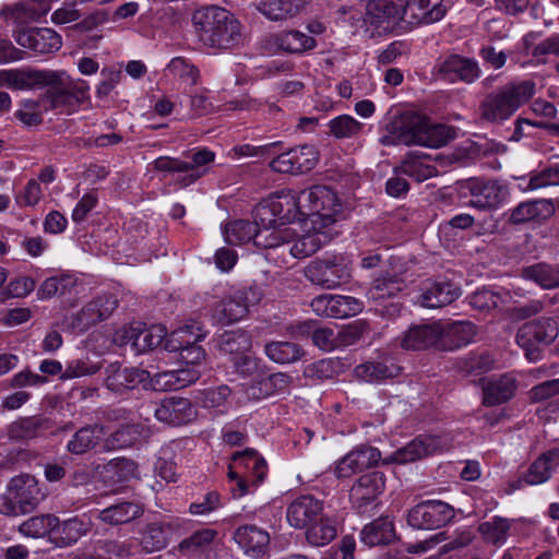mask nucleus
Masks as SVG:
<instances>
[{
  "mask_svg": "<svg viewBox=\"0 0 559 559\" xmlns=\"http://www.w3.org/2000/svg\"><path fill=\"white\" fill-rule=\"evenodd\" d=\"M192 24L199 39L207 47L231 49L240 43V23L223 8L211 5L197 10Z\"/></svg>",
  "mask_w": 559,
  "mask_h": 559,
  "instance_id": "f257e3e1",
  "label": "nucleus"
},
{
  "mask_svg": "<svg viewBox=\"0 0 559 559\" xmlns=\"http://www.w3.org/2000/svg\"><path fill=\"white\" fill-rule=\"evenodd\" d=\"M533 80L512 81L486 95L479 105V116L490 123H503L535 94Z\"/></svg>",
  "mask_w": 559,
  "mask_h": 559,
  "instance_id": "f03ea898",
  "label": "nucleus"
},
{
  "mask_svg": "<svg viewBox=\"0 0 559 559\" xmlns=\"http://www.w3.org/2000/svg\"><path fill=\"white\" fill-rule=\"evenodd\" d=\"M45 498L38 480L29 474L10 479L5 491L0 495V514L19 516L33 512Z\"/></svg>",
  "mask_w": 559,
  "mask_h": 559,
  "instance_id": "7ed1b4c3",
  "label": "nucleus"
},
{
  "mask_svg": "<svg viewBox=\"0 0 559 559\" xmlns=\"http://www.w3.org/2000/svg\"><path fill=\"white\" fill-rule=\"evenodd\" d=\"M559 334L558 322L551 317H539L522 324L516 332V344L532 362L543 357L544 349L555 342Z\"/></svg>",
  "mask_w": 559,
  "mask_h": 559,
  "instance_id": "20e7f679",
  "label": "nucleus"
},
{
  "mask_svg": "<svg viewBox=\"0 0 559 559\" xmlns=\"http://www.w3.org/2000/svg\"><path fill=\"white\" fill-rule=\"evenodd\" d=\"M302 213L311 224L329 227L335 223L341 213L342 204L336 193L325 186H314L301 191Z\"/></svg>",
  "mask_w": 559,
  "mask_h": 559,
  "instance_id": "39448f33",
  "label": "nucleus"
},
{
  "mask_svg": "<svg viewBox=\"0 0 559 559\" xmlns=\"http://www.w3.org/2000/svg\"><path fill=\"white\" fill-rule=\"evenodd\" d=\"M306 278L324 289H335L349 282L352 269L343 255L316 259L305 269Z\"/></svg>",
  "mask_w": 559,
  "mask_h": 559,
  "instance_id": "423d86ee",
  "label": "nucleus"
},
{
  "mask_svg": "<svg viewBox=\"0 0 559 559\" xmlns=\"http://www.w3.org/2000/svg\"><path fill=\"white\" fill-rule=\"evenodd\" d=\"M204 336L205 333L200 325L186 324L171 332L166 340V348L179 352V359L185 366L199 368L206 357L203 347L198 345Z\"/></svg>",
  "mask_w": 559,
  "mask_h": 559,
  "instance_id": "0eeeda50",
  "label": "nucleus"
},
{
  "mask_svg": "<svg viewBox=\"0 0 559 559\" xmlns=\"http://www.w3.org/2000/svg\"><path fill=\"white\" fill-rule=\"evenodd\" d=\"M40 73L49 76L37 84V87H48L43 96V102L48 103L47 109L66 110L75 105L74 98L79 95L71 90L72 80L64 71L40 70Z\"/></svg>",
  "mask_w": 559,
  "mask_h": 559,
  "instance_id": "6e6552de",
  "label": "nucleus"
},
{
  "mask_svg": "<svg viewBox=\"0 0 559 559\" xmlns=\"http://www.w3.org/2000/svg\"><path fill=\"white\" fill-rule=\"evenodd\" d=\"M454 518V509L441 500H426L416 504L407 515L408 524L418 530H436Z\"/></svg>",
  "mask_w": 559,
  "mask_h": 559,
  "instance_id": "1a4fd4ad",
  "label": "nucleus"
},
{
  "mask_svg": "<svg viewBox=\"0 0 559 559\" xmlns=\"http://www.w3.org/2000/svg\"><path fill=\"white\" fill-rule=\"evenodd\" d=\"M255 301L257 294L252 288L235 290L212 306V317L221 324H231L243 319Z\"/></svg>",
  "mask_w": 559,
  "mask_h": 559,
  "instance_id": "9d476101",
  "label": "nucleus"
},
{
  "mask_svg": "<svg viewBox=\"0 0 559 559\" xmlns=\"http://www.w3.org/2000/svg\"><path fill=\"white\" fill-rule=\"evenodd\" d=\"M319 160V153L313 145H298L278 154L270 162L273 171L300 175L313 169Z\"/></svg>",
  "mask_w": 559,
  "mask_h": 559,
  "instance_id": "9b49d317",
  "label": "nucleus"
},
{
  "mask_svg": "<svg viewBox=\"0 0 559 559\" xmlns=\"http://www.w3.org/2000/svg\"><path fill=\"white\" fill-rule=\"evenodd\" d=\"M480 73L476 60L460 55L441 58L435 66L436 78L448 83L464 82L472 84L480 76Z\"/></svg>",
  "mask_w": 559,
  "mask_h": 559,
  "instance_id": "f8f14e48",
  "label": "nucleus"
},
{
  "mask_svg": "<svg viewBox=\"0 0 559 559\" xmlns=\"http://www.w3.org/2000/svg\"><path fill=\"white\" fill-rule=\"evenodd\" d=\"M13 38L19 46L36 55L53 53L62 46L61 36L48 27L17 28L13 31Z\"/></svg>",
  "mask_w": 559,
  "mask_h": 559,
  "instance_id": "ddd939ff",
  "label": "nucleus"
},
{
  "mask_svg": "<svg viewBox=\"0 0 559 559\" xmlns=\"http://www.w3.org/2000/svg\"><path fill=\"white\" fill-rule=\"evenodd\" d=\"M155 418L170 426H182L191 423L197 417V411L191 401L180 396H169L159 403H150Z\"/></svg>",
  "mask_w": 559,
  "mask_h": 559,
  "instance_id": "4468645a",
  "label": "nucleus"
},
{
  "mask_svg": "<svg viewBox=\"0 0 559 559\" xmlns=\"http://www.w3.org/2000/svg\"><path fill=\"white\" fill-rule=\"evenodd\" d=\"M406 21V0H372L367 4L366 21L383 32Z\"/></svg>",
  "mask_w": 559,
  "mask_h": 559,
  "instance_id": "2eb2a0df",
  "label": "nucleus"
},
{
  "mask_svg": "<svg viewBox=\"0 0 559 559\" xmlns=\"http://www.w3.org/2000/svg\"><path fill=\"white\" fill-rule=\"evenodd\" d=\"M380 459L381 453L377 448L359 445L335 462L333 473L338 479L348 478L372 467Z\"/></svg>",
  "mask_w": 559,
  "mask_h": 559,
  "instance_id": "dca6fc26",
  "label": "nucleus"
},
{
  "mask_svg": "<svg viewBox=\"0 0 559 559\" xmlns=\"http://www.w3.org/2000/svg\"><path fill=\"white\" fill-rule=\"evenodd\" d=\"M106 386L118 394L135 390L138 388L147 389L150 372L136 367H124L111 364L106 369Z\"/></svg>",
  "mask_w": 559,
  "mask_h": 559,
  "instance_id": "f3484780",
  "label": "nucleus"
},
{
  "mask_svg": "<svg viewBox=\"0 0 559 559\" xmlns=\"http://www.w3.org/2000/svg\"><path fill=\"white\" fill-rule=\"evenodd\" d=\"M461 296L460 287L447 280H427L421 284L417 304L424 308L437 309L445 307Z\"/></svg>",
  "mask_w": 559,
  "mask_h": 559,
  "instance_id": "a211bd4d",
  "label": "nucleus"
},
{
  "mask_svg": "<svg viewBox=\"0 0 559 559\" xmlns=\"http://www.w3.org/2000/svg\"><path fill=\"white\" fill-rule=\"evenodd\" d=\"M166 329L163 325L142 326L141 323L132 324L117 332L123 344H131L138 353H145L159 346L166 337Z\"/></svg>",
  "mask_w": 559,
  "mask_h": 559,
  "instance_id": "6ab92c4d",
  "label": "nucleus"
},
{
  "mask_svg": "<svg viewBox=\"0 0 559 559\" xmlns=\"http://www.w3.org/2000/svg\"><path fill=\"white\" fill-rule=\"evenodd\" d=\"M462 188L471 195L469 205L479 210L496 209L504 200V189L496 181L472 178Z\"/></svg>",
  "mask_w": 559,
  "mask_h": 559,
  "instance_id": "aec40b11",
  "label": "nucleus"
},
{
  "mask_svg": "<svg viewBox=\"0 0 559 559\" xmlns=\"http://www.w3.org/2000/svg\"><path fill=\"white\" fill-rule=\"evenodd\" d=\"M445 448V443L438 436H419L405 447L396 450L384 460V463L407 464L432 455Z\"/></svg>",
  "mask_w": 559,
  "mask_h": 559,
  "instance_id": "412c9836",
  "label": "nucleus"
},
{
  "mask_svg": "<svg viewBox=\"0 0 559 559\" xmlns=\"http://www.w3.org/2000/svg\"><path fill=\"white\" fill-rule=\"evenodd\" d=\"M118 306L112 295H100L88 301L74 317L73 328L86 331L91 326L108 319Z\"/></svg>",
  "mask_w": 559,
  "mask_h": 559,
  "instance_id": "4be33fe9",
  "label": "nucleus"
},
{
  "mask_svg": "<svg viewBox=\"0 0 559 559\" xmlns=\"http://www.w3.org/2000/svg\"><path fill=\"white\" fill-rule=\"evenodd\" d=\"M355 376L368 383H379L397 377L401 367L389 354H381L355 367Z\"/></svg>",
  "mask_w": 559,
  "mask_h": 559,
  "instance_id": "5701e85b",
  "label": "nucleus"
},
{
  "mask_svg": "<svg viewBox=\"0 0 559 559\" xmlns=\"http://www.w3.org/2000/svg\"><path fill=\"white\" fill-rule=\"evenodd\" d=\"M385 489V475L374 471L361 475L349 490V499L358 510L373 502Z\"/></svg>",
  "mask_w": 559,
  "mask_h": 559,
  "instance_id": "b1692460",
  "label": "nucleus"
},
{
  "mask_svg": "<svg viewBox=\"0 0 559 559\" xmlns=\"http://www.w3.org/2000/svg\"><path fill=\"white\" fill-rule=\"evenodd\" d=\"M233 539L243 554L252 559L262 558L266 555L270 546L269 533L254 524H246L236 528Z\"/></svg>",
  "mask_w": 559,
  "mask_h": 559,
  "instance_id": "393cba45",
  "label": "nucleus"
},
{
  "mask_svg": "<svg viewBox=\"0 0 559 559\" xmlns=\"http://www.w3.org/2000/svg\"><path fill=\"white\" fill-rule=\"evenodd\" d=\"M323 514V501L311 495H302L293 500L286 509V519L288 524L302 530L317 521Z\"/></svg>",
  "mask_w": 559,
  "mask_h": 559,
  "instance_id": "a878e982",
  "label": "nucleus"
},
{
  "mask_svg": "<svg viewBox=\"0 0 559 559\" xmlns=\"http://www.w3.org/2000/svg\"><path fill=\"white\" fill-rule=\"evenodd\" d=\"M555 214V205L550 199L524 201L513 207L508 214V223L523 225L527 223H540Z\"/></svg>",
  "mask_w": 559,
  "mask_h": 559,
  "instance_id": "bb28decb",
  "label": "nucleus"
},
{
  "mask_svg": "<svg viewBox=\"0 0 559 559\" xmlns=\"http://www.w3.org/2000/svg\"><path fill=\"white\" fill-rule=\"evenodd\" d=\"M439 349L455 350L472 343L477 329L471 321L440 323Z\"/></svg>",
  "mask_w": 559,
  "mask_h": 559,
  "instance_id": "cd10ccee",
  "label": "nucleus"
},
{
  "mask_svg": "<svg viewBox=\"0 0 559 559\" xmlns=\"http://www.w3.org/2000/svg\"><path fill=\"white\" fill-rule=\"evenodd\" d=\"M447 7L443 0H406V22L408 24H432L444 17Z\"/></svg>",
  "mask_w": 559,
  "mask_h": 559,
  "instance_id": "c85d7f7f",
  "label": "nucleus"
},
{
  "mask_svg": "<svg viewBox=\"0 0 559 559\" xmlns=\"http://www.w3.org/2000/svg\"><path fill=\"white\" fill-rule=\"evenodd\" d=\"M333 236L334 234L329 227H320L319 225L312 224V230L299 237L289 247V252L297 259L310 257L331 241Z\"/></svg>",
  "mask_w": 559,
  "mask_h": 559,
  "instance_id": "c756f323",
  "label": "nucleus"
},
{
  "mask_svg": "<svg viewBox=\"0 0 559 559\" xmlns=\"http://www.w3.org/2000/svg\"><path fill=\"white\" fill-rule=\"evenodd\" d=\"M440 323L418 324L411 326L402 338V347L412 350H424L431 346L439 348Z\"/></svg>",
  "mask_w": 559,
  "mask_h": 559,
  "instance_id": "7c9ffc66",
  "label": "nucleus"
},
{
  "mask_svg": "<svg viewBox=\"0 0 559 559\" xmlns=\"http://www.w3.org/2000/svg\"><path fill=\"white\" fill-rule=\"evenodd\" d=\"M406 288V283L399 273L381 272L366 292V297L374 302L394 298Z\"/></svg>",
  "mask_w": 559,
  "mask_h": 559,
  "instance_id": "2f4dec72",
  "label": "nucleus"
},
{
  "mask_svg": "<svg viewBox=\"0 0 559 559\" xmlns=\"http://www.w3.org/2000/svg\"><path fill=\"white\" fill-rule=\"evenodd\" d=\"M269 200L280 218V225L289 224L304 216L301 192L283 190L270 197Z\"/></svg>",
  "mask_w": 559,
  "mask_h": 559,
  "instance_id": "473e14b6",
  "label": "nucleus"
},
{
  "mask_svg": "<svg viewBox=\"0 0 559 559\" xmlns=\"http://www.w3.org/2000/svg\"><path fill=\"white\" fill-rule=\"evenodd\" d=\"M516 382L511 374H501L499 377L485 380L484 404L495 406L509 401L515 393Z\"/></svg>",
  "mask_w": 559,
  "mask_h": 559,
  "instance_id": "72a5a7b5",
  "label": "nucleus"
},
{
  "mask_svg": "<svg viewBox=\"0 0 559 559\" xmlns=\"http://www.w3.org/2000/svg\"><path fill=\"white\" fill-rule=\"evenodd\" d=\"M47 74L40 73L36 69H7L0 70V87H8L14 91L32 90L37 84L44 82Z\"/></svg>",
  "mask_w": 559,
  "mask_h": 559,
  "instance_id": "f704fd0d",
  "label": "nucleus"
},
{
  "mask_svg": "<svg viewBox=\"0 0 559 559\" xmlns=\"http://www.w3.org/2000/svg\"><path fill=\"white\" fill-rule=\"evenodd\" d=\"M426 117L415 112H407L394 121L391 132L396 135V141L404 145H419V135Z\"/></svg>",
  "mask_w": 559,
  "mask_h": 559,
  "instance_id": "c9c22d12",
  "label": "nucleus"
},
{
  "mask_svg": "<svg viewBox=\"0 0 559 559\" xmlns=\"http://www.w3.org/2000/svg\"><path fill=\"white\" fill-rule=\"evenodd\" d=\"M105 437L103 425L94 424L81 427L74 432L67 444V450L76 455L94 450Z\"/></svg>",
  "mask_w": 559,
  "mask_h": 559,
  "instance_id": "e433bc0d",
  "label": "nucleus"
},
{
  "mask_svg": "<svg viewBox=\"0 0 559 559\" xmlns=\"http://www.w3.org/2000/svg\"><path fill=\"white\" fill-rule=\"evenodd\" d=\"M395 539V530L393 522L385 516H381L364 526L360 532V540L369 546L389 545Z\"/></svg>",
  "mask_w": 559,
  "mask_h": 559,
  "instance_id": "4c0bfd02",
  "label": "nucleus"
},
{
  "mask_svg": "<svg viewBox=\"0 0 559 559\" xmlns=\"http://www.w3.org/2000/svg\"><path fill=\"white\" fill-rule=\"evenodd\" d=\"M174 533V525L169 522H152L141 534V546L147 554L164 549Z\"/></svg>",
  "mask_w": 559,
  "mask_h": 559,
  "instance_id": "58836bf2",
  "label": "nucleus"
},
{
  "mask_svg": "<svg viewBox=\"0 0 559 559\" xmlns=\"http://www.w3.org/2000/svg\"><path fill=\"white\" fill-rule=\"evenodd\" d=\"M290 384V377L284 372H276L264 377L247 389V394L251 399H266L275 394L285 393Z\"/></svg>",
  "mask_w": 559,
  "mask_h": 559,
  "instance_id": "ea45409f",
  "label": "nucleus"
},
{
  "mask_svg": "<svg viewBox=\"0 0 559 559\" xmlns=\"http://www.w3.org/2000/svg\"><path fill=\"white\" fill-rule=\"evenodd\" d=\"M143 507L133 501H122L102 510L97 519L109 525H122L143 514Z\"/></svg>",
  "mask_w": 559,
  "mask_h": 559,
  "instance_id": "a19ab883",
  "label": "nucleus"
},
{
  "mask_svg": "<svg viewBox=\"0 0 559 559\" xmlns=\"http://www.w3.org/2000/svg\"><path fill=\"white\" fill-rule=\"evenodd\" d=\"M255 9L272 21L286 20L297 15L302 7V0H261Z\"/></svg>",
  "mask_w": 559,
  "mask_h": 559,
  "instance_id": "79ce46f5",
  "label": "nucleus"
},
{
  "mask_svg": "<svg viewBox=\"0 0 559 559\" xmlns=\"http://www.w3.org/2000/svg\"><path fill=\"white\" fill-rule=\"evenodd\" d=\"M559 466V449H550L543 453L528 468L525 481L528 485H539L548 480L555 468Z\"/></svg>",
  "mask_w": 559,
  "mask_h": 559,
  "instance_id": "37998d69",
  "label": "nucleus"
},
{
  "mask_svg": "<svg viewBox=\"0 0 559 559\" xmlns=\"http://www.w3.org/2000/svg\"><path fill=\"white\" fill-rule=\"evenodd\" d=\"M88 532V524L78 516L68 519L53 528L51 540L58 547H68L75 544L82 536Z\"/></svg>",
  "mask_w": 559,
  "mask_h": 559,
  "instance_id": "c03bdc74",
  "label": "nucleus"
},
{
  "mask_svg": "<svg viewBox=\"0 0 559 559\" xmlns=\"http://www.w3.org/2000/svg\"><path fill=\"white\" fill-rule=\"evenodd\" d=\"M395 174H402L421 182L437 176L438 170L435 165L428 162L427 156L411 153L402 160L400 166L395 167Z\"/></svg>",
  "mask_w": 559,
  "mask_h": 559,
  "instance_id": "a18cd8bd",
  "label": "nucleus"
},
{
  "mask_svg": "<svg viewBox=\"0 0 559 559\" xmlns=\"http://www.w3.org/2000/svg\"><path fill=\"white\" fill-rule=\"evenodd\" d=\"M264 353L267 358L276 364L286 365L300 360L305 350L294 342L272 341L264 345Z\"/></svg>",
  "mask_w": 559,
  "mask_h": 559,
  "instance_id": "49530a36",
  "label": "nucleus"
},
{
  "mask_svg": "<svg viewBox=\"0 0 559 559\" xmlns=\"http://www.w3.org/2000/svg\"><path fill=\"white\" fill-rule=\"evenodd\" d=\"M275 44L289 53H304L312 50L317 41L313 37L300 31H286L275 35Z\"/></svg>",
  "mask_w": 559,
  "mask_h": 559,
  "instance_id": "de8ad7c7",
  "label": "nucleus"
},
{
  "mask_svg": "<svg viewBox=\"0 0 559 559\" xmlns=\"http://www.w3.org/2000/svg\"><path fill=\"white\" fill-rule=\"evenodd\" d=\"M307 542L316 547L325 546L337 535L335 522L323 514L306 527Z\"/></svg>",
  "mask_w": 559,
  "mask_h": 559,
  "instance_id": "09e8293b",
  "label": "nucleus"
},
{
  "mask_svg": "<svg viewBox=\"0 0 559 559\" xmlns=\"http://www.w3.org/2000/svg\"><path fill=\"white\" fill-rule=\"evenodd\" d=\"M58 524V518L53 514L35 515L24 521L19 526V532L32 538H43L53 535V528Z\"/></svg>",
  "mask_w": 559,
  "mask_h": 559,
  "instance_id": "8fccbe9b",
  "label": "nucleus"
},
{
  "mask_svg": "<svg viewBox=\"0 0 559 559\" xmlns=\"http://www.w3.org/2000/svg\"><path fill=\"white\" fill-rule=\"evenodd\" d=\"M218 348L231 358L248 353L251 348V336L242 330L225 331L218 337Z\"/></svg>",
  "mask_w": 559,
  "mask_h": 559,
  "instance_id": "3c124183",
  "label": "nucleus"
},
{
  "mask_svg": "<svg viewBox=\"0 0 559 559\" xmlns=\"http://www.w3.org/2000/svg\"><path fill=\"white\" fill-rule=\"evenodd\" d=\"M259 235V229L254 222L246 219H237L226 225L224 229L225 240L229 245H242L249 241L255 243V238Z\"/></svg>",
  "mask_w": 559,
  "mask_h": 559,
  "instance_id": "603ef678",
  "label": "nucleus"
},
{
  "mask_svg": "<svg viewBox=\"0 0 559 559\" xmlns=\"http://www.w3.org/2000/svg\"><path fill=\"white\" fill-rule=\"evenodd\" d=\"M523 275L527 280L535 282L544 289L559 287V264L549 265L538 263L523 270Z\"/></svg>",
  "mask_w": 559,
  "mask_h": 559,
  "instance_id": "864d4df0",
  "label": "nucleus"
},
{
  "mask_svg": "<svg viewBox=\"0 0 559 559\" xmlns=\"http://www.w3.org/2000/svg\"><path fill=\"white\" fill-rule=\"evenodd\" d=\"M495 360L488 353H469L459 358L455 367L464 376H478L492 369Z\"/></svg>",
  "mask_w": 559,
  "mask_h": 559,
  "instance_id": "5fc2aeb1",
  "label": "nucleus"
},
{
  "mask_svg": "<svg viewBox=\"0 0 559 559\" xmlns=\"http://www.w3.org/2000/svg\"><path fill=\"white\" fill-rule=\"evenodd\" d=\"M454 135V131L451 127L445 124H433L430 123L426 118L419 135V145L427 147H441L445 145Z\"/></svg>",
  "mask_w": 559,
  "mask_h": 559,
  "instance_id": "6e6d98bb",
  "label": "nucleus"
},
{
  "mask_svg": "<svg viewBox=\"0 0 559 559\" xmlns=\"http://www.w3.org/2000/svg\"><path fill=\"white\" fill-rule=\"evenodd\" d=\"M76 280L71 274H60L46 278L37 290L40 299L64 296L74 288Z\"/></svg>",
  "mask_w": 559,
  "mask_h": 559,
  "instance_id": "4d7b16f0",
  "label": "nucleus"
},
{
  "mask_svg": "<svg viewBox=\"0 0 559 559\" xmlns=\"http://www.w3.org/2000/svg\"><path fill=\"white\" fill-rule=\"evenodd\" d=\"M364 124L349 115H341L331 119L328 123L329 134L337 140L358 136Z\"/></svg>",
  "mask_w": 559,
  "mask_h": 559,
  "instance_id": "13d9d810",
  "label": "nucleus"
},
{
  "mask_svg": "<svg viewBox=\"0 0 559 559\" xmlns=\"http://www.w3.org/2000/svg\"><path fill=\"white\" fill-rule=\"evenodd\" d=\"M231 459L236 465L252 471L255 484L263 481L266 473V462L259 456L255 450L246 449L242 452H236L233 454Z\"/></svg>",
  "mask_w": 559,
  "mask_h": 559,
  "instance_id": "bf43d9fd",
  "label": "nucleus"
},
{
  "mask_svg": "<svg viewBox=\"0 0 559 559\" xmlns=\"http://www.w3.org/2000/svg\"><path fill=\"white\" fill-rule=\"evenodd\" d=\"M40 428L41 420L38 417H23L9 425L8 436L14 441L28 440L35 438Z\"/></svg>",
  "mask_w": 559,
  "mask_h": 559,
  "instance_id": "052dcab7",
  "label": "nucleus"
},
{
  "mask_svg": "<svg viewBox=\"0 0 559 559\" xmlns=\"http://www.w3.org/2000/svg\"><path fill=\"white\" fill-rule=\"evenodd\" d=\"M215 158V154L207 150H199L191 154L190 159H185L186 164H188V169L185 171L186 176L183 177L185 185H190L197 181L204 175V170L201 168L210 163H212Z\"/></svg>",
  "mask_w": 559,
  "mask_h": 559,
  "instance_id": "680f3d73",
  "label": "nucleus"
},
{
  "mask_svg": "<svg viewBox=\"0 0 559 559\" xmlns=\"http://www.w3.org/2000/svg\"><path fill=\"white\" fill-rule=\"evenodd\" d=\"M217 532L212 528H203L179 544V549L185 555H194L205 550L216 537Z\"/></svg>",
  "mask_w": 559,
  "mask_h": 559,
  "instance_id": "e2e57ef3",
  "label": "nucleus"
},
{
  "mask_svg": "<svg viewBox=\"0 0 559 559\" xmlns=\"http://www.w3.org/2000/svg\"><path fill=\"white\" fill-rule=\"evenodd\" d=\"M167 70L173 76L188 85H194L199 80L198 68L183 57L173 58Z\"/></svg>",
  "mask_w": 559,
  "mask_h": 559,
  "instance_id": "0e129e2a",
  "label": "nucleus"
},
{
  "mask_svg": "<svg viewBox=\"0 0 559 559\" xmlns=\"http://www.w3.org/2000/svg\"><path fill=\"white\" fill-rule=\"evenodd\" d=\"M105 472L111 475L114 481L122 483L138 474V465L126 457H116L105 465Z\"/></svg>",
  "mask_w": 559,
  "mask_h": 559,
  "instance_id": "69168bd1",
  "label": "nucleus"
},
{
  "mask_svg": "<svg viewBox=\"0 0 559 559\" xmlns=\"http://www.w3.org/2000/svg\"><path fill=\"white\" fill-rule=\"evenodd\" d=\"M139 436L140 432L136 426H122L105 440V448L107 450H116L131 447Z\"/></svg>",
  "mask_w": 559,
  "mask_h": 559,
  "instance_id": "338daca9",
  "label": "nucleus"
},
{
  "mask_svg": "<svg viewBox=\"0 0 559 559\" xmlns=\"http://www.w3.org/2000/svg\"><path fill=\"white\" fill-rule=\"evenodd\" d=\"M254 224L259 230H270L271 228L280 227V218L269 198L260 202L253 210Z\"/></svg>",
  "mask_w": 559,
  "mask_h": 559,
  "instance_id": "774afa93",
  "label": "nucleus"
}]
</instances>
